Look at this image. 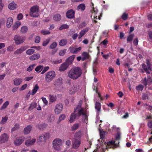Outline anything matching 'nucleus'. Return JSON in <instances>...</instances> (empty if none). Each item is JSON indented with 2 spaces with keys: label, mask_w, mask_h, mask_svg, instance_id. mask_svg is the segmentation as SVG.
Listing matches in <instances>:
<instances>
[{
  "label": "nucleus",
  "mask_w": 152,
  "mask_h": 152,
  "mask_svg": "<svg viewBox=\"0 0 152 152\" xmlns=\"http://www.w3.org/2000/svg\"><path fill=\"white\" fill-rule=\"evenodd\" d=\"M82 70L79 67L72 68L69 72L68 76L73 80H76L80 77L82 74Z\"/></svg>",
  "instance_id": "nucleus-1"
},
{
  "label": "nucleus",
  "mask_w": 152,
  "mask_h": 152,
  "mask_svg": "<svg viewBox=\"0 0 152 152\" xmlns=\"http://www.w3.org/2000/svg\"><path fill=\"white\" fill-rule=\"evenodd\" d=\"M29 15L31 17H37L39 15V7L37 5L31 7L30 9Z\"/></svg>",
  "instance_id": "nucleus-2"
},
{
  "label": "nucleus",
  "mask_w": 152,
  "mask_h": 152,
  "mask_svg": "<svg viewBox=\"0 0 152 152\" xmlns=\"http://www.w3.org/2000/svg\"><path fill=\"white\" fill-rule=\"evenodd\" d=\"M56 73L54 71H49L45 74V80L47 82L49 83L54 79Z\"/></svg>",
  "instance_id": "nucleus-3"
},
{
  "label": "nucleus",
  "mask_w": 152,
  "mask_h": 152,
  "mask_svg": "<svg viewBox=\"0 0 152 152\" xmlns=\"http://www.w3.org/2000/svg\"><path fill=\"white\" fill-rule=\"evenodd\" d=\"M78 107L79 106L76 107L74 109V112L73 113H75V114L76 115L77 118H79L80 115H82L85 116L86 118H87V115L86 113L84 112V109L83 108L78 109Z\"/></svg>",
  "instance_id": "nucleus-4"
},
{
  "label": "nucleus",
  "mask_w": 152,
  "mask_h": 152,
  "mask_svg": "<svg viewBox=\"0 0 152 152\" xmlns=\"http://www.w3.org/2000/svg\"><path fill=\"white\" fill-rule=\"evenodd\" d=\"M61 140L58 138L54 139L53 142V147L57 151H59L61 150L60 146L61 145Z\"/></svg>",
  "instance_id": "nucleus-5"
},
{
  "label": "nucleus",
  "mask_w": 152,
  "mask_h": 152,
  "mask_svg": "<svg viewBox=\"0 0 152 152\" xmlns=\"http://www.w3.org/2000/svg\"><path fill=\"white\" fill-rule=\"evenodd\" d=\"M120 142L118 141V143H115V141H110L107 143L106 142H104V144L106 145L107 148H115L119 147V144Z\"/></svg>",
  "instance_id": "nucleus-6"
},
{
  "label": "nucleus",
  "mask_w": 152,
  "mask_h": 152,
  "mask_svg": "<svg viewBox=\"0 0 152 152\" xmlns=\"http://www.w3.org/2000/svg\"><path fill=\"white\" fill-rule=\"evenodd\" d=\"M25 39V37H21L19 35H15L14 38L15 44L18 45L23 43Z\"/></svg>",
  "instance_id": "nucleus-7"
},
{
  "label": "nucleus",
  "mask_w": 152,
  "mask_h": 152,
  "mask_svg": "<svg viewBox=\"0 0 152 152\" xmlns=\"http://www.w3.org/2000/svg\"><path fill=\"white\" fill-rule=\"evenodd\" d=\"M81 141L80 138H74L72 141V148L74 149L78 148L81 144Z\"/></svg>",
  "instance_id": "nucleus-8"
},
{
  "label": "nucleus",
  "mask_w": 152,
  "mask_h": 152,
  "mask_svg": "<svg viewBox=\"0 0 152 152\" xmlns=\"http://www.w3.org/2000/svg\"><path fill=\"white\" fill-rule=\"evenodd\" d=\"M25 139L23 136L17 137L14 142L15 145L18 146L21 145L25 140Z\"/></svg>",
  "instance_id": "nucleus-9"
},
{
  "label": "nucleus",
  "mask_w": 152,
  "mask_h": 152,
  "mask_svg": "<svg viewBox=\"0 0 152 152\" xmlns=\"http://www.w3.org/2000/svg\"><path fill=\"white\" fill-rule=\"evenodd\" d=\"M63 106L60 103L56 104L54 110L55 113L56 114H58L60 113L63 110Z\"/></svg>",
  "instance_id": "nucleus-10"
},
{
  "label": "nucleus",
  "mask_w": 152,
  "mask_h": 152,
  "mask_svg": "<svg viewBox=\"0 0 152 152\" xmlns=\"http://www.w3.org/2000/svg\"><path fill=\"white\" fill-rule=\"evenodd\" d=\"M49 135L48 133H46L44 134L41 135L39 137L38 141L44 143L46 142L47 138H48Z\"/></svg>",
  "instance_id": "nucleus-11"
},
{
  "label": "nucleus",
  "mask_w": 152,
  "mask_h": 152,
  "mask_svg": "<svg viewBox=\"0 0 152 152\" xmlns=\"http://www.w3.org/2000/svg\"><path fill=\"white\" fill-rule=\"evenodd\" d=\"M9 139V136L6 133H4L0 137V143H5Z\"/></svg>",
  "instance_id": "nucleus-12"
},
{
  "label": "nucleus",
  "mask_w": 152,
  "mask_h": 152,
  "mask_svg": "<svg viewBox=\"0 0 152 152\" xmlns=\"http://www.w3.org/2000/svg\"><path fill=\"white\" fill-rule=\"evenodd\" d=\"M81 48L80 47L77 48L76 46H72L69 48L70 52L73 53H76L81 50Z\"/></svg>",
  "instance_id": "nucleus-13"
},
{
  "label": "nucleus",
  "mask_w": 152,
  "mask_h": 152,
  "mask_svg": "<svg viewBox=\"0 0 152 152\" xmlns=\"http://www.w3.org/2000/svg\"><path fill=\"white\" fill-rule=\"evenodd\" d=\"M75 11L72 9L68 10L66 13V16L68 18L71 19L74 17Z\"/></svg>",
  "instance_id": "nucleus-14"
},
{
  "label": "nucleus",
  "mask_w": 152,
  "mask_h": 152,
  "mask_svg": "<svg viewBox=\"0 0 152 152\" xmlns=\"http://www.w3.org/2000/svg\"><path fill=\"white\" fill-rule=\"evenodd\" d=\"M28 47L27 46L22 47L15 51L14 54L15 55H18L21 54Z\"/></svg>",
  "instance_id": "nucleus-15"
},
{
  "label": "nucleus",
  "mask_w": 152,
  "mask_h": 152,
  "mask_svg": "<svg viewBox=\"0 0 152 152\" xmlns=\"http://www.w3.org/2000/svg\"><path fill=\"white\" fill-rule=\"evenodd\" d=\"M69 66V64L65 62L61 65L59 68V70L61 72H63L67 69Z\"/></svg>",
  "instance_id": "nucleus-16"
},
{
  "label": "nucleus",
  "mask_w": 152,
  "mask_h": 152,
  "mask_svg": "<svg viewBox=\"0 0 152 152\" xmlns=\"http://www.w3.org/2000/svg\"><path fill=\"white\" fill-rule=\"evenodd\" d=\"M23 79L21 78H15L13 80V84L15 86H18L21 84Z\"/></svg>",
  "instance_id": "nucleus-17"
},
{
  "label": "nucleus",
  "mask_w": 152,
  "mask_h": 152,
  "mask_svg": "<svg viewBox=\"0 0 152 152\" xmlns=\"http://www.w3.org/2000/svg\"><path fill=\"white\" fill-rule=\"evenodd\" d=\"M85 4L84 3H81L77 7L76 10L77 11L83 12L85 10Z\"/></svg>",
  "instance_id": "nucleus-18"
},
{
  "label": "nucleus",
  "mask_w": 152,
  "mask_h": 152,
  "mask_svg": "<svg viewBox=\"0 0 152 152\" xmlns=\"http://www.w3.org/2000/svg\"><path fill=\"white\" fill-rule=\"evenodd\" d=\"M13 23V19L12 18L9 17L7 19L6 22V26L7 28H10Z\"/></svg>",
  "instance_id": "nucleus-19"
},
{
  "label": "nucleus",
  "mask_w": 152,
  "mask_h": 152,
  "mask_svg": "<svg viewBox=\"0 0 152 152\" xmlns=\"http://www.w3.org/2000/svg\"><path fill=\"white\" fill-rule=\"evenodd\" d=\"M40 57V55L39 53H36L31 56L29 58L30 60L34 61L39 59Z\"/></svg>",
  "instance_id": "nucleus-20"
},
{
  "label": "nucleus",
  "mask_w": 152,
  "mask_h": 152,
  "mask_svg": "<svg viewBox=\"0 0 152 152\" xmlns=\"http://www.w3.org/2000/svg\"><path fill=\"white\" fill-rule=\"evenodd\" d=\"M142 82L145 86H146L147 85H150L152 81L150 77H148L147 79L146 77L145 78Z\"/></svg>",
  "instance_id": "nucleus-21"
},
{
  "label": "nucleus",
  "mask_w": 152,
  "mask_h": 152,
  "mask_svg": "<svg viewBox=\"0 0 152 152\" xmlns=\"http://www.w3.org/2000/svg\"><path fill=\"white\" fill-rule=\"evenodd\" d=\"M63 83L62 79L61 77H59L55 81L54 85L57 87L61 86Z\"/></svg>",
  "instance_id": "nucleus-22"
},
{
  "label": "nucleus",
  "mask_w": 152,
  "mask_h": 152,
  "mask_svg": "<svg viewBox=\"0 0 152 152\" xmlns=\"http://www.w3.org/2000/svg\"><path fill=\"white\" fill-rule=\"evenodd\" d=\"M17 5L14 2H12L8 5V8L12 10L15 9L17 8Z\"/></svg>",
  "instance_id": "nucleus-23"
},
{
  "label": "nucleus",
  "mask_w": 152,
  "mask_h": 152,
  "mask_svg": "<svg viewBox=\"0 0 152 152\" xmlns=\"http://www.w3.org/2000/svg\"><path fill=\"white\" fill-rule=\"evenodd\" d=\"M21 23L20 21H16L12 27V28L13 30H15L18 28L21 25Z\"/></svg>",
  "instance_id": "nucleus-24"
},
{
  "label": "nucleus",
  "mask_w": 152,
  "mask_h": 152,
  "mask_svg": "<svg viewBox=\"0 0 152 152\" xmlns=\"http://www.w3.org/2000/svg\"><path fill=\"white\" fill-rule=\"evenodd\" d=\"M36 142L35 139H32L31 140H27L25 142V144L26 145H31L34 144Z\"/></svg>",
  "instance_id": "nucleus-25"
},
{
  "label": "nucleus",
  "mask_w": 152,
  "mask_h": 152,
  "mask_svg": "<svg viewBox=\"0 0 152 152\" xmlns=\"http://www.w3.org/2000/svg\"><path fill=\"white\" fill-rule=\"evenodd\" d=\"M88 28H86L82 30L80 33V35L78 37V38L80 39L89 30Z\"/></svg>",
  "instance_id": "nucleus-26"
},
{
  "label": "nucleus",
  "mask_w": 152,
  "mask_h": 152,
  "mask_svg": "<svg viewBox=\"0 0 152 152\" xmlns=\"http://www.w3.org/2000/svg\"><path fill=\"white\" fill-rule=\"evenodd\" d=\"M32 128L31 126L28 125L26 126L24 129L23 132L25 134H28L30 133Z\"/></svg>",
  "instance_id": "nucleus-27"
},
{
  "label": "nucleus",
  "mask_w": 152,
  "mask_h": 152,
  "mask_svg": "<svg viewBox=\"0 0 152 152\" xmlns=\"http://www.w3.org/2000/svg\"><path fill=\"white\" fill-rule=\"evenodd\" d=\"M75 57V55H73L68 58L66 62L69 65L71 64L74 60V58Z\"/></svg>",
  "instance_id": "nucleus-28"
},
{
  "label": "nucleus",
  "mask_w": 152,
  "mask_h": 152,
  "mask_svg": "<svg viewBox=\"0 0 152 152\" xmlns=\"http://www.w3.org/2000/svg\"><path fill=\"white\" fill-rule=\"evenodd\" d=\"M74 113H73L70 115V118L69 121V122L70 123H71L74 121L76 118H77Z\"/></svg>",
  "instance_id": "nucleus-29"
},
{
  "label": "nucleus",
  "mask_w": 152,
  "mask_h": 152,
  "mask_svg": "<svg viewBox=\"0 0 152 152\" xmlns=\"http://www.w3.org/2000/svg\"><path fill=\"white\" fill-rule=\"evenodd\" d=\"M82 60L84 61L85 60L88 58L89 57V56L87 53L83 52L82 54Z\"/></svg>",
  "instance_id": "nucleus-30"
},
{
  "label": "nucleus",
  "mask_w": 152,
  "mask_h": 152,
  "mask_svg": "<svg viewBox=\"0 0 152 152\" xmlns=\"http://www.w3.org/2000/svg\"><path fill=\"white\" fill-rule=\"evenodd\" d=\"M101 103L97 102H96L95 103V109L98 112H99L101 110Z\"/></svg>",
  "instance_id": "nucleus-31"
},
{
  "label": "nucleus",
  "mask_w": 152,
  "mask_h": 152,
  "mask_svg": "<svg viewBox=\"0 0 152 152\" xmlns=\"http://www.w3.org/2000/svg\"><path fill=\"white\" fill-rule=\"evenodd\" d=\"M47 126V125L45 123L40 124L37 125V127L40 130H43L45 129Z\"/></svg>",
  "instance_id": "nucleus-32"
},
{
  "label": "nucleus",
  "mask_w": 152,
  "mask_h": 152,
  "mask_svg": "<svg viewBox=\"0 0 152 152\" xmlns=\"http://www.w3.org/2000/svg\"><path fill=\"white\" fill-rule=\"evenodd\" d=\"M28 30V28L26 26H22L20 29V32L23 34H25L27 32Z\"/></svg>",
  "instance_id": "nucleus-33"
},
{
  "label": "nucleus",
  "mask_w": 152,
  "mask_h": 152,
  "mask_svg": "<svg viewBox=\"0 0 152 152\" xmlns=\"http://www.w3.org/2000/svg\"><path fill=\"white\" fill-rule=\"evenodd\" d=\"M39 87L38 84L35 85L33 87V89L32 91V94L33 95L35 94L38 90L39 89Z\"/></svg>",
  "instance_id": "nucleus-34"
},
{
  "label": "nucleus",
  "mask_w": 152,
  "mask_h": 152,
  "mask_svg": "<svg viewBox=\"0 0 152 152\" xmlns=\"http://www.w3.org/2000/svg\"><path fill=\"white\" fill-rule=\"evenodd\" d=\"M67 42L65 39L61 40L59 42V44L61 46H65L67 44Z\"/></svg>",
  "instance_id": "nucleus-35"
},
{
  "label": "nucleus",
  "mask_w": 152,
  "mask_h": 152,
  "mask_svg": "<svg viewBox=\"0 0 152 152\" xmlns=\"http://www.w3.org/2000/svg\"><path fill=\"white\" fill-rule=\"evenodd\" d=\"M82 136L81 132L80 131H78L76 132L75 135L74 137L75 138H76L77 139L80 138L81 140V137Z\"/></svg>",
  "instance_id": "nucleus-36"
},
{
  "label": "nucleus",
  "mask_w": 152,
  "mask_h": 152,
  "mask_svg": "<svg viewBox=\"0 0 152 152\" xmlns=\"http://www.w3.org/2000/svg\"><path fill=\"white\" fill-rule=\"evenodd\" d=\"M54 20L56 21H58L61 20V15L58 14H56L54 15L53 17Z\"/></svg>",
  "instance_id": "nucleus-37"
},
{
  "label": "nucleus",
  "mask_w": 152,
  "mask_h": 152,
  "mask_svg": "<svg viewBox=\"0 0 152 152\" xmlns=\"http://www.w3.org/2000/svg\"><path fill=\"white\" fill-rule=\"evenodd\" d=\"M143 106L146 109L149 110L151 112L152 110V106L147 104H143Z\"/></svg>",
  "instance_id": "nucleus-38"
},
{
  "label": "nucleus",
  "mask_w": 152,
  "mask_h": 152,
  "mask_svg": "<svg viewBox=\"0 0 152 152\" xmlns=\"http://www.w3.org/2000/svg\"><path fill=\"white\" fill-rule=\"evenodd\" d=\"M79 126V125L78 124H75L71 127V131H74L76 130L78 128Z\"/></svg>",
  "instance_id": "nucleus-39"
},
{
  "label": "nucleus",
  "mask_w": 152,
  "mask_h": 152,
  "mask_svg": "<svg viewBox=\"0 0 152 152\" xmlns=\"http://www.w3.org/2000/svg\"><path fill=\"white\" fill-rule=\"evenodd\" d=\"M9 104V103L8 101H6L3 104L2 106L0 108V110H2L6 108Z\"/></svg>",
  "instance_id": "nucleus-40"
},
{
  "label": "nucleus",
  "mask_w": 152,
  "mask_h": 152,
  "mask_svg": "<svg viewBox=\"0 0 152 152\" xmlns=\"http://www.w3.org/2000/svg\"><path fill=\"white\" fill-rule=\"evenodd\" d=\"M15 45H12L9 46L7 48V50L9 52H11L14 50Z\"/></svg>",
  "instance_id": "nucleus-41"
},
{
  "label": "nucleus",
  "mask_w": 152,
  "mask_h": 152,
  "mask_svg": "<svg viewBox=\"0 0 152 152\" xmlns=\"http://www.w3.org/2000/svg\"><path fill=\"white\" fill-rule=\"evenodd\" d=\"M50 96V101L51 102H55L56 99V96Z\"/></svg>",
  "instance_id": "nucleus-42"
},
{
  "label": "nucleus",
  "mask_w": 152,
  "mask_h": 152,
  "mask_svg": "<svg viewBox=\"0 0 152 152\" xmlns=\"http://www.w3.org/2000/svg\"><path fill=\"white\" fill-rule=\"evenodd\" d=\"M40 32L41 34L44 35H47L50 34V32L48 30H42Z\"/></svg>",
  "instance_id": "nucleus-43"
},
{
  "label": "nucleus",
  "mask_w": 152,
  "mask_h": 152,
  "mask_svg": "<svg viewBox=\"0 0 152 152\" xmlns=\"http://www.w3.org/2000/svg\"><path fill=\"white\" fill-rule=\"evenodd\" d=\"M8 119V117L7 116H5V117H3L2 118L1 121L0 122L1 124H4L7 121Z\"/></svg>",
  "instance_id": "nucleus-44"
},
{
  "label": "nucleus",
  "mask_w": 152,
  "mask_h": 152,
  "mask_svg": "<svg viewBox=\"0 0 152 152\" xmlns=\"http://www.w3.org/2000/svg\"><path fill=\"white\" fill-rule=\"evenodd\" d=\"M34 50L32 49H30L26 51V53L28 55H31L34 53Z\"/></svg>",
  "instance_id": "nucleus-45"
},
{
  "label": "nucleus",
  "mask_w": 152,
  "mask_h": 152,
  "mask_svg": "<svg viewBox=\"0 0 152 152\" xmlns=\"http://www.w3.org/2000/svg\"><path fill=\"white\" fill-rule=\"evenodd\" d=\"M20 128V126L19 124H15V127L13 128H12L11 130V132H13L14 131H15L16 130L19 129Z\"/></svg>",
  "instance_id": "nucleus-46"
},
{
  "label": "nucleus",
  "mask_w": 152,
  "mask_h": 152,
  "mask_svg": "<svg viewBox=\"0 0 152 152\" xmlns=\"http://www.w3.org/2000/svg\"><path fill=\"white\" fill-rule=\"evenodd\" d=\"M36 65L34 64L30 65L27 69V71L28 72L31 71L35 66Z\"/></svg>",
  "instance_id": "nucleus-47"
},
{
  "label": "nucleus",
  "mask_w": 152,
  "mask_h": 152,
  "mask_svg": "<svg viewBox=\"0 0 152 152\" xmlns=\"http://www.w3.org/2000/svg\"><path fill=\"white\" fill-rule=\"evenodd\" d=\"M57 43L56 42H53L50 46V48L51 49H54L57 47Z\"/></svg>",
  "instance_id": "nucleus-48"
},
{
  "label": "nucleus",
  "mask_w": 152,
  "mask_h": 152,
  "mask_svg": "<svg viewBox=\"0 0 152 152\" xmlns=\"http://www.w3.org/2000/svg\"><path fill=\"white\" fill-rule=\"evenodd\" d=\"M43 68V66H38L35 68V70L36 72H40L42 70Z\"/></svg>",
  "instance_id": "nucleus-49"
},
{
  "label": "nucleus",
  "mask_w": 152,
  "mask_h": 152,
  "mask_svg": "<svg viewBox=\"0 0 152 152\" xmlns=\"http://www.w3.org/2000/svg\"><path fill=\"white\" fill-rule=\"evenodd\" d=\"M50 40V39H48L44 40L42 44V45L43 46H46L49 42Z\"/></svg>",
  "instance_id": "nucleus-50"
},
{
  "label": "nucleus",
  "mask_w": 152,
  "mask_h": 152,
  "mask_svg": "<svg viewBox=\"0 0 152 152\" xmlns=\"http://www.w3.org/2000/svg\"><path fill=\"white\" fill-rule=\"evenodd\" d=\"M121 134L120 132H118L115 136V139L116 141L119 140L121 139Z\"/></svg>",
  "instance_id": "nucleus-51"
},
{
  "label": "nucleus",
  "mask_w": 152,
  "mask_h": 152,
  "mask_svg": "<svg viewBox=\"0 0 152 152\" xmlns=\"http://www.w3.org/2000/svg\"><path fill=\"white\" fill-rule=\"evenodd\" d=\"M78 89V86L77 85H75L72 87L71 91L72 92H74L76 91Z\"/></svg>",
  "instance_id": "nucleus-52"
},
{
  "label": "nucleus",
  "mask_w": 152,
  "mask_h": 152,
  "mask_svg": "<svg viewBox=\"0 0 152 152\" xmlns=\"http://www.w3.org/2000/svg\"><path fill=\"white\" fill-rule=\"evenodd\" d=\"M121 18L124 20H126L128 18V15L125 12L121 16Z\"/></svg>",
  "instance_id": "nucleus-53"
},
{
  "label": "nucleus",
  "mask_w": 152,
  "mask_h": 152,
  "mask_svg": "<svg viewBox=\"0 0 152 152\" xmlns=\"http://www.w3.org/2000/svg\"><path fill=\"white\" fill-rule=\"evenodd\" d=\"M68 26L66 24L62 25L59 28L60 30H61L67 28H68Z\"/></svg>",
  "instance_id": "nucleus-54"
},
{
  "label": "nucleus",
  "mask_w": 152,
  "mask_h": 152,
  "mask_svg": "<svg viewBox=\"0 0 152 152\" xmlns=\"http://www.w3.org/2000/svg\"><path fill=\"white\" fill-rule=\"evenodd\" d=\"M65 117L66 116L64 114H62L59 117L58 121L59 122H60L61 121L64 120Z\"/></svg>",
  "instance_id": "nucleus-55"
},
{
  "label": "nucleus",
  "mask_w": 152,
  "mask_h": 152,
  "mask_svg": "<svg viewBox=\"0 0 152 152\" xmlns=\"http://www.w3.org/2000/svg\"><path fill=\"white\" fill-rule=\"evenodd\" d=\"M66 51V49L62 50H60L59 53V55L60 56H64Z\"/></svg>",
  "instance_id": "nucleus-56"
},
{
  "label": "nucleus",
  "mask_w": 152,
  "mask_h": 152,
  "mask_svg": "<svg viewBox=\"0 0 152 152\" xmlns=\"http://www.w3.org/2000/svg\"><path fill=\"white\" fill-rule=\"evenodd\" d=\"M94 4H93L92 5V9L91 10V12L94 13V14H96L97 13V9L96 8H94L93 7Z\"/></svg>",
  "instance_id": "nucleus-57"
},
{
  "label": "nucleus",
  "mask_w": 152,
  "mask_h": 152,
  "mask_svg": "<svg viewBox=\"0 0 152 152\" xmlns=\"http://www.w3.org/2000/svg\"><path fill=\"white\" fill-rule=\"evenodd\" d=\"M144 86L142 85H139L136 87V89L137 91H142L143 88Z\"/></svg>",
  "instance_id": "nucleus-58"
},
{
  "label": "nucleus",
  "mask_w": 152,
  "mask_h": 152,
  "mask_svg": "<svg viewBox=\"0 0 152 152\" xmlns=\"http://www.w3.org/2000/svg\"><path fill=\"white\" fill-rule=\"evenodd\" d=\"M105 135V132L104 131H101L100 132V138L101 139H103Z\"/></svg>",
  "instance_id": "nucleus-59"
},
{
  "label": "nucleus",
  "mask_w": 152,
  "mask_h": 152,
  "mask_svg": "<svg viewBox=\"0 0 152 152\" xmlns=\"http://www.w3.org/2000/svg\"><path fill=\"white\" fill-rule=\"evenodd\" d=\"M27 84H25L23 85L19 89V90L20 91H23L25 90L27 86Z\"/></svg>",
  "instance_id": "nucleus-60"
},
{
  "label": "nucleus",
  "mask_w": 152,
  "mask_h": 152,
  "mask_svg": "<svg viewBox=\"0 0 152 152\" xmlns=\"http://www.w3.org/2000/svg\"><path fill=\"white\" fill-rule=\"evenodd\" d=\"M37 106V104L35 103H33L31 104L30 107H29V110L30 109H33L35 108Z\"/></svg>",
  "instance_id": "nucleus-61"
},
{
  "label": "nucleus",
  "mask_w": 152,
  "mask_h": 152,
  "mask_svg": "<svg viewBox=\"0 0 152 152\" xmlns=\"http://www.w3.org/2000/svg\"><path fill=\"white\" fill-rule=\"evenodd\" d=\"M49 67L48 66H45L44 67L43 70L41 72V74H43L49 69Z\"/></svg>",
  "instance_id": "nucleus-62"
},
{
  "label": "nucleus",
  "mask_w": 152,
  "mask_h": 152,
  "mask_svg": "<svg viewBox=\"0 0 152 152\" xmlns=\"http://www.w3.org/2000/svg\"><path fill=\"white\" fill-rule=\"evenodd\" d=\"M134 37V35L131 34L128 37L127 41L128 42H131L132 41L133 38Z\"/></svg>",
  "instance_id": "nucleus-63"
},
{
  "label": "nucleus",
  "mask_w": 152,
  "mask_h": 152,
  "mask_svg": "<svg viewBox=\"0 0 152 152\" xmlns=\"http://www.w3.org/2000/svg\"><path fill=\"white\" fill-rule=\"evenodd\" d=\"M149 128H152V121H149L147 124Z\"/></svg>",
  "instance_id": "nucleus-64"
}]
</instances>
